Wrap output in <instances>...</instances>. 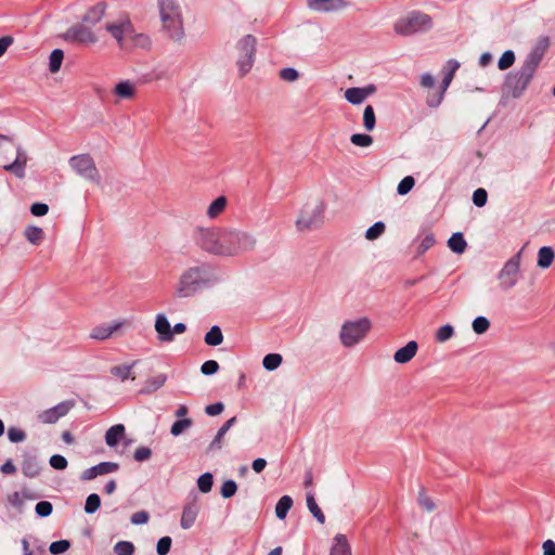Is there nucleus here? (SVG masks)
Listing matches in <instances>:
<instances>
[{"mask_svg":"<svg viewBox=\"0 0 555 555\" xmlns=\"http://www.w3.org/2000/svg\"><path fill=\"white\" fill-rule=\"evenodd\" d=\"M193 240L203 251L221 258H236L257 246L254 233L234 227H198Z\"/></svg>","mask_w":555,"mask_h":555,"instance_id":"nucleus-1","label":"nucleus"},{"mask_svg":"<svg viewBox=\"0 0 555 555\" xmlns=\"http://www.w3.org/2000/svg\"><path fill=\"white\" fill-rule=\"evenodd\" d=\"M220 281L221 276L212 264L198 262L186 267L179 274L173 286V297L177 299L194 297L206 289L215 287Z\"/></svg>","mask_w":555,"mask_h":555,"instance_id":"nucleus-2","label":"nucleus"},{"mask_svg":"<svg viewBox=\"0 0 555 555\" xmlns=\"http://www.w3.org/2000/svg\"><path fill=\"white\" fill-rule=\"evenodd\" d=\"M548 47V38H541L525 56L518 69L511 72L504 81V89L515 99L520 98L531 83L544 53Z\"/></svg>","mask_w":555,"mask_h":555,"instance_id":"nucleus-3","label":"nucleus"},{"mask_svg":"<svg viewBox=\"0 0 555 555\" xmlns=\"http://www.w3.org/2000/svg\"><path fill=\"white\" fill-rule=\"evenodd\" d=\"M104 29L112 36L120 49L142 48L151 46V39L143 33H138L127 14L105 22Z\"/></svg>","mask_w":555,"mask_h":555,"instance_id":"nucleus-4","label":"nucleus"},{"mask_svg":"<svg viewBox=\"0 0 555 555\" xmlns=\"http://www.w3.org/2000/svg\"><path fill=\"white\" fill-rule=\"evenodd\" d=\"M160 31L169 40L181 43L185 39L183 11L179 0H157Z\"/></svg>","mask_w":555,"mask_h":555,"instance_id":"nucleus-5","label":"nucleus"},{"mask_svg":"<svg viewBox=\"0 0 555 555\" xmlns=\"http://www.w3.org/2000/svg\"><path fill=\"white\" fill-rule=\"evenodd\" d=\"M325 204L320 197H310L300 208L296 219L298 231L318 229L324 221Z\"/></svg>","mask_w":555,"mask_h":555,"instance_id":"nucleus-6","label":"nucleus"},{"mask_svg":"<svg viewBox=\"0 0 555 555\" xmlns=\"http://www.w3.org/2000/svg\"><path fill=\"white\" fill-rule=\"evenodd\" d=\"M433 26V20L428 14L420 11H412L396 20L393 23V30L397 35L409 37L429 31Z\"/></svg>","mask_w":555,"mask_h":555,"instance_id":"nucleus-7","label":"nucleus"},{"mask_svg":"<svg viewBox=\"0 0 555 555\" xmlns=\"http://www.w3.org/2000/svg\"><path fill=\"white\" fill-rule=\"evenodd\" d=\"M371 326L372 323L367 318L346 321L339 331L340 344L346 348L354 347L365 338Z\"/></svg>","mask_w":555,"mask_h":555,"instance_id":"nucleus-8","label":"nucleus"},{"mask_svg":"<svg viewBox=\"0 0 555 555\" xmlns=\"http://www.w3.org/2000/svg\"><path fill=\"white\" fill-rule=\"evenodd\" d=\"M68 165L81 179L94 184L101 182L100 171L90 154L83 153L74 155L69 158Z\"/></svg>","mask_w":555,"mask_h":555,"instance_id":"nucleus-9","label":"nucleus"},{"mask_svg":"<svg viewBox=\"0 0 555 555\" xmlns=\"http://www.w3.org/2000/svg\"><path fill=\"white\" fill-rule=\"evenodd\" d=\"M257 39L253 35H246L236 43V65L242 76L253 68L256 54Z\"/></svg>","mask_w":555,"mask_h":555,"instance_id":"nucleus-10","label":"nucleus"},{"mask_svg":"<svg viewBox=\"0 0 555 555\" xmlns=\"http://www.w3.org/2000/svg\"><path fill=\"white\" fill-rule=\"evenodd\" d=\"M521 250L509 258L498 273L499 288L508 292L514 288L520 280Z\"/></svg>","mask_w":555,"mask_h":555,"instance_id":"nucleus-11","label":"nucleus"},{"mask_svg":"<svg viewBox=\"0 0 555 555\" xmlns=\"http://www.w3.org/2000/svg\"><path fill=\"white\" fill-rule=\"evenodd\" d=\"M63 38L68 42L82 46H93L99 42L96 33L90 25L83 22L70 26L63 35Z\"/></svg>","mask_w":555,"mask_h":555,"instance_id":"nucleus-12","label":"nucleus"},{"mask_svg":"<svg viewBox=\"0 0 555 555\" xmlns=\"http://www.w3.org/2000/svg\"><path fill=\"white\" fill-rule=\"evenodd\" d=\"M75 405V402L72 400H66L60 402L55 406H52L48 410L42 411L38 414V420L42 424H54L61 417L65 416Z\"/></svg>","mask_w":555,"mask_h":555,"instance_id":"nucleus-13","label":"nucleus"},{"mask_svg":"<svg viewBox=\"0 0 555 555\" xmlns=\"http://www.w3.org/2000/svg\"><path fill=\"white\" fill-rule=\"evenodd\" d=\"M27 154L26 152L21 147H16V157L13 163L4 165L3 169L5 171L12 172L15 177L23 179L25 177V168L27 165Z\"/></svg>","mask_w":555,"mask_h":555,"instance_id":"nucleus-14","label":"nucleus"},{"mask_svg":"<svg viewBox=\"0 0 555 555\" xmlns=\"http://www.w3.org/2000/svg\"><path fill=\"white\" fill-rule=\"evenodd\" d=\"M308 7L317 12H335L345 9V0H307Z\"/></svg>","mask_w":555,"mask_h":555,"instance_id":"nucleus-15","label":"nucleus"},{"mask_svg":"<svg viewBox=\"0 0 555 555\" xmlns=\"http://www.w3.org/2000/svg\"><path fill=\"white\" fill-rule=\"evenodd\" d=\"M155 331L157 333L158 339L163 343H170L173 340L172 327L167 319V317L163 313H158L155 318Z\"/></svg>","mask_w":555,"mask_h":555,"instance_id":"nucleus-16","label":"nucleus"},{"mask_svg":"<svg viewBox=\"0 0 555 555\" xmlns=\"http://www.w3.org/2000/svg\"><path fill=\"white\" fill-rule=\"evenodd\" d=\"M119 468V465L114 462H102L98 465H94L82 473V479L91 480L98 476L106 475L116 472Z\"/></svg>","mask_w":555,"mask_h":555,"instance_id":"nucleus-17","label":"nucleus"},{"mask_svg":"<svg viewBox=\"0 0 555 555\" xmlns=\"http://www.w3.org/2000/svg\"><path fill=\"white\" fill-rule=\"evenodd\" d=\"M138 91V82L132 80H121L113 89L114 95L119 100H131Z\"/></svg>","mask_w":555,"mask_h":555,"instance_id":"nucleus-18","label":"nucleus"},{"mask_svg":"<svg viewBox=\"0 0 555 555\" xmlns=\"http://www.w3.org/2000/svg\"><path fill=\"white\" fill-rule=\"evenodd\" d=\"M417 350V343L415 340H411L404 347L395 352L393 360L396 363L405 364L416 356Z\"/></svg>","mask_w":555,"mask_h":555,"instance_id":"nucleus-19","label":"nucleus"},{"mask_svg":"<svg viewBox=\"0 0 555 555\" xmlns=\"http://www.w3.org/2000/svg\"><path fill=\"white\" fill-rule=\"evenodd\" d=\"M139 363L138 360L133 361L132 363H124L119 365H115L111 369V374L119 379L120 382H125L127 379L134 380L135 375L133 373V369Z\"/></svg>","mask_w":555,"mask_h":555,"instance_id":"nucleus-20","label":"nucleus"},{"mask_svg":"<svg viewBox=\"0 0 555 555\" xmlns=\"http://www.w3.org/2000/svg\"><path fill=\"white\" fill-rule=\"evenodd\" d=\"M126 428L122 424H116L109 427L105 433V442L108 447H116L125 438Z\"/></svg>","mask_w":555,"mask_h":555,"instance_id":"nucleus-21","label":"nucleus"},{"mask_svg":"<svg viewBox=\"0 0 555 555\" xmlns=\"http://www.w3.org/2000/svg\"><path fill=\"white\" fill-rule=\"evenodd\" d=\"M106 4L100 2L94 7L90 8L82 17V22L88 25L98 24L104 16Z\"/></svg>","mask_w":555,"mask_h":555,"instance_id":"nucleus-22","label":"nucleus"},{"mask_svg":"<svg viewBox=\"0 0 555 555\" xmlns=\"http://www.w3.org/2000/svg\"><path fill=\"white\" fill-rule=\"evenodd\" d=\"M330 555H351V547L345 534L338 533L334 537Z\"/></svg>","mask_w":555,"mask_h":555,"instance_id":"nucleus-23","label":"nucleus"},{"mask_svg":"<svg viewBox=\"0 0 555 555\" xmlns=\"http://www.w3.org/2000/svg\"><path fill=\"white\" fill-rule=\"evenodd\" d=\"M197 515H198V506L196 504H188L183 508V512L181 515V520H180V526L183 529L191 528L194 525Z\"/></svg>","mask_w":555,"mask_h":555,"instance_id":"nucleus-24","label":"nucleus"},{"mask_svg":"<svg viewBox=\"0 0 555 555\" xmlns=\"http://www.w3.org/2000/svg\"><path fill=\"white\" fill-rule=\"evenodd\" d=\"M167 380V375L159 373L147 378L144 383V387L141 389V393H153L162 388Z\"/></svg>","mask_w":555,"mask_h":555,"instance_id":"nucleus-25","label":"nucleus"},{"mask_svg":"<svg viewBox=\"0 0 555 555\" xmlns=\"http://www.w3.org/2000/svg\"><path fill=\"white\" fill-rule=\"evenodd\" d=\"M236 417H231L218 430L216 437L210 442L208 450L209 451H217L222 448V439L224 435L228 433V430L235 424Z\"/></svg>","mask_w":555,"mask_h":555,"instance_id":"nucleus-26","label":"nucleus"},{"mask_svg":"<svg viewBox=\"0 0 555 555\" xmlns=\"http://www.w3.org/2000/svg\"><path fill=\"white\" fill-rule=\"evenodd\" d=\"M554 258V249L550 246H543L538 251L537 266L541 269H547L552 266Z\"/></svg>","mask_w":555,"mask_h":555,"instance_id":"nucleus-27","label":"nucleus"},{"mask_svg":"<svg viewBox=\"0 0 555 555\" xmlns=\"http://www.w3.org/2000/svg\"><path fill=\"white\" fill-rule=\"evenodd\" d=\"M227 203L228 201L224 196H219L216 199H214L207 207V218L211 220L218 218L224 211Z\"/></svg>","mask_w":555,"mask_h":555,"instance_id":"nucleus-28","label":"nucleus"},{"mask_svg":"<svg viewBox=\"0 0 555 555\" xmlns=\"http://www.w3.org/2000/svg\"><path fill=\"white\" fill-rule=\"evenodd\" d=\"M22 472L27 477H36L40 473V464L36 456H25L22 463Z\"/></svg>","mask_w":555,"mask_h":555,"instance_id":"nucleus-29","label":"nucleus"},{"mask_svg":"<svg viewBox=\"0 0 555 555\" xmlns=\"http://www.w3.org/2000/svg\"><path fill=\"white\" fill-rule=\"evenodd\" d=\"M459 67H460V63L456 60L452 59L447 62V65L444 68V76H443L440 89H442L443 91H447V89L451 85L454 74L459 69Z\"/></svg>","mask_w":555,"mask_h":555,"instance_id":"nucleus-30","label":"nucleus"},{"mask_svg":"<svg viewBox=\"0 0 555 555\" xmlns=\"http://www.w3.org/2000/svg\"><path fill=\"white\" fill-rule=\"evenodd\" d=\"M115 336L109 323L101 324L92 328L90 338L95 340H106Z\"/></svg>","mask_w":555,"mask_h":555,"instance_id":"nucleus-31","label":"nucleus"},{"mask_svg":"<svg viewBox=\"0 0 555 555\" xmlns=\"http://www.w3.org/2000/svg\"><path fill=\"white\" fill-rule=\"evenodd\" d=\"M448 247L455 254H463L467 247V243L461 232L452 234L448 240Z\"/></svg>","mask_w":555,"mask_h":555,"instance_id":"nucleus-32","label":"nucleus"},{"mask_svg":"<svg viewBox=\"0 0 555 555\" xmlns=\"http://www.w3.org/2000/svg\"><path fill=\"white\" fill-rule=\"evenodd\" d=\"M24 235L33 245H40L44 240L43 230L36 225H28L24 231Z\"/></svg>","mask_w":555,"mask_h":555,"instance_id":"nucleus-33","label":"nucleus"},{"mask_svg":"<svg viewBox=\"0 0 555 555\" xmlns=\"http://www.w3.org/2000/svg\"><path fill=\"white\" fill-rule=\"evenodd\" d=\"M293 499L289 495H283L275 505V515L283 520L293 506Z\"/></svg>","mask_w":555,"mask_h":555,"instance_id":"nucleus-34","label":"nucleus"},{"mask_svg":"<svg viewBox=\"0 0 555 555\" xmlns=\"http://www.w3.org/2000/svg\"><path fill=\"white\" fill-rule=\"evenodd\" d=\"M205 344L208 346H219L223 341L221 328L217 325L212 326L204 337Z\"/></svg>","mask_w":555,"mask_h":555,"instance_id":"nucleus-35","label":"nucleus"},{"mask_svg":"<svg viewBox=\"0 0 555 555\" xmlns=\"http://www.w3.org/2000/svg\"><path fill=\"white\" fill-rule=\"evenodd\" d=\"M64 60V52L61 49H54L49 57V70L52 74L57 73L61 69Z\"/></svg>","mask_w":555,"mask_h":555,"instance_id":"nucleus-36","label":"nucleus"},{"mask_svg":"<svg viewBox=\"0 0 555 555\" xmlns=\"http://www.w3.org/2000/svg\"><path fill=\"white\" fill-rule=\"evenodd\" d=\"M436 243V238L433 232L430 231H424L423 237H421V241L417 245V255H423L426 253L429 248H431Z\"/></svg>","mask_w":555,"mask_h":555,"instance_id":"nucleus-37","label":"nucleus"},{"mask_svg":"<svg viewBox=\"0 0 555 555\" xmlns=\"http://www.w3.org/2000/svg\"><path fill=\"white\" fill-rule=\"evenodd\" d=\"M345 99L352 105H359L365 101V98L359 87L348 88L345 91Z\"/></svg>","mask_w":555,"mask_h":555,"instance_id":"nucleus-38","label":"nucleus"},{"mask_svg":"<svg viewBox=\"0 0 555 555\" xmlns=\"http://www.w3.org/2000/svg\"><path fill=\"white\" fill-rule=\"evenodd\" d=\"M283 358L280 353H268L262 359V365L267 371H274L282 364Z\"/></svg>","mask_w":555,"mask_h":555,"instance_id":"nucleus-39","label":"nucleus"},{"mask_svg":"<svg viewBox=\"0 0 555 555\" xmlns=\"http://www.w3.org/2000/svg\"><path fill=\"white\" fill-rule=\"evenodd\" d=\"M192 425H193V421L191 418L178 420L171 425L170 434L173 437H178V436L182 435L184 431H186L188 429H190L192 427Z\"/></svg>","mask_w":555,"mask_h":555,"instance_id":"nucleus-40","label":"nucleus"},{"mask_svg":"<svg viewBox=\"0 0 555 555\" xmlns=\"http://www.w3.org/2000/svg\"><path fill=\"white\" fill-rule=\"evenodd\" d=\"M307 507L320 524L325 522V516L311 493L307 494Z\"/></svg>","mask_w":555,"mask_h":555,"instance_id":"nucleus-41","label":"nucleus"},{"mask_svg":"<svg viewBox=\"0 0 555 555\" xmlns=\"http://www.w3.org/2000/svg\"><path fill=\"white\" fill-rule=\"evenodd\" d=\"M376 125L374 108L367 105L363 112V127L366 131H373Z\"/></svg>","mask_w":555,"mask_h":555,"instance_id":"nucleus-42","label":"nucleus"},{"mask_svg":"<svg viewBox=\"0 0 555 555\" xmlns=\"http://www.w3.org/2000/svg\"><path fill=\"white\" fill-rule=\"evenodd\" d=\"M516 56L513 50H506L503 52L498 61V68L500 70H506L512 67L515 63Z\"/></svg>","mask_w":555,"mask_h":555,"instance_id":"nucleus-43","label":"nucleus"},{"mask_svg":"<svg viewBox=\"0 0 555 555\" xmlns=\"http://www.w3.org/2000/svg\"><path fill=\"white\" fill-rule=\"evenodd\" d=\"M454 336V327L450 324L440 326L435 334V339L438 343H446Z\"/></svg>","mask_w":555,"mask_h":555,"instance_id":"nucleus-44","label":"nucleus"},{"mask_svg":"<svg viewBox=\"0 0 555 555\" xmlns=\"http://www.w3.org/2000/svg\"><path fill=\"white\" fill-rule=\"evenodd\" d=\"M386 230V225L382 221L375 222L372 227H370L365 232V238L367 241H374L378 238Z\"/></svg>","mask_w":555,"mask_h":555,"instance_id":"nucleus-45","label":"nucleus"},{"mask_svg":"<svg viewBox=\"0 0 555 555\" xmlns=\"http://www.w3.org/2000/svg\"><path fill=\"white\" fill-rule=\"evenodd\" d=\"M214 485V477L210 473L201 475L197 479V487L201 492L208 493L211 491Z\"/></svg>","mask_w":555,"mask_h":555,"instance_id":"nucleus-46","label":"nucleus"},{"mask_svg":"<svg viewBox=\"0 0 555 555\" xmlns=\"http://www.w3.org/2000/svg\"><path fill=\"white\" fill-rule=\"evenodd\" d=\"M350 142L360 147H369L373 144V138L370 134L354 133L350 137Z\"/></svg>","mask_w":555,"mask_h":555,"instance_id":"nucleus-47","label":"nucleus"},{"mask_svg":"<svg viewBox=\"0 0 555 555\" xmlns=\"http://www.w3.org/2000/svg\"><path fill=\"white\" fill-rule=\"evenodd\" d=\"M472 327L476 334L481 335L489 330L490 322L485 317H477L474 319V321L472 323Z\"/></svg>","mask_w":555,"mask_h":555,"instance_id":"nucleus-48","label":"nucleus"},{"mask_svg":"<svg viewBox=\"0 0 555 555\" xmlns=\"http://www.w3.org/2000/svg\"><path fill=\"white\" fill-rule=\"evenodd\" d=\"M101 505V499L96 493L90 494L85 504V512L87 514H93L95 513Z\"/></svg>","mask_w":555,"mask_h":555,"instance_id":"nucleus-49","label":"nucleus"},{"mask_svg":"<svg viewBox=\"0 0 555 555\" xmlns=\"http://www.w3.org/2000/svg\"><path fill=\"white\" fill-rule=\"evenodd\" d=\"M114 552L117 555H133L134 545L129 541H119L115 544Z\"/></svg>","mask_w":555,"mask_h":555,"instance_id":"nucleus-50","label":"nucleus"},{"mask_svg":"<svg viewBox=\"0 0 555 555\" xmlns=\"http://www.w3.org/2000/svg\"><path fill=\"white\" fill-rule=\"evenodd\" d=\"M415 180L412 176L404 177L397 186V192L399 195L408 194L414 186Z\"/></svg>","mask_w":555,"mask_h":555,"instance_id":"nucleus-51","label":"nucleus"},{"mask_svg":"<svg viewBox=\"0 0 555 555\" xmlns=\"http://www.w3.org/2000/svg\"><path fill=\"white\" fill-rule=\"evenodd\" d=\"M112 330L115 334V336H121L125 333V330L129 328L131 326V322L127 319L122 320H114L109 322Z\"/></svg>","mask_w":555,"mask_h":555,"instance_id":"nucleus-52","label":"nucleus"},{"mask_svg":"<svg viewBox=\"0 0 555 555\" xmlns=\"http://www.w3.org/2000/svg\"><path fill=\"white\" fill-rule=\"evenodd\" d=\"M70 547V543L68 540H60L52 542L49 546V551L53 555H59L66 552Z\"/></svg>","mask_w":555,"mask_h":555,"instance_id":"nucleus-53","label":"nucleus"},{"mask_svg":"<svg viewBox=\"0 0 555 555\" xmlns=\"http://www.w3.org/2000/svg\"><path fill=\"white\" fill-rule=\"evenodd\" d=\"M237 490L236 482L234 480H227L222 483L220 493L222 498L229 499L232 498Z\"/></svg>","mask_w":555,"mask_h":555,"instance_id":"nucleus-54","label":"nucleus"},{"mask_svg":"<svg viewBox=\"0 0 555 555\" xmlns=\"http://www.w3.org/2000/svg\"><path fill=\"white\" fill-rule=\"evenodd\" d=\"M36 514L39 517H48L53 511V506L49 501H40L35 506Z\"/></svg>","mask_w":555,"mask_h":555,"instance_id":"nucleus-55","label":"nucleus"},{"mask_svg":"<svg viewBox=\"0 0 555 555\" xmlns=\"http://www.w3.org/2000/svg\"><path fill=\"white\" fill-rule=\"evenodd\" d=\"M172 540L170 537L166 535L158 540L156 545V552L158 555H167L170 551Z\"/></svg>","mask_w":555,"mask_h":555,"instance_id":"nucleus-56","label":"nucleus"},{"mask_svg":"<svg viewBox=\"0 0 555 555\" xmlns=\"http://www.w3.org/2000/svg\"><path fill=\"white\" fill-rule=\"evenodd\" d=\"M8 438L11 442L18 443L26 439V434L20 428L10 427L8 430Z\"/></svg>","mask_w":555,"mask_h":555,"instance_id":"nucleus-57","label":"nucleus"},{"mask_svg":"<svg viewBox=\"0 0 555 555\" xmlns=\"http://www.w3.org/2000/svg\"><path fill=\"white\" fill-rule=\"evenodd\" d=\"M488 194L485 189H477L473 194V203L477 207H483L487 203Z\"/></svg>","mask_w":555,"mask_h":555,"instance_id":"nucleus-58","label":"nucleus"},{"mask_svg":"<svg viewBox=\"0 0 555 555\" xmlns=\"http://www.w3.org/2000/svg\"><path fill=\"white\" fill-rule=\"evenodd\" d=\"M280 77L285 81L294 82L299 78V73L293 67H286L281 69Z\"/></svg>","mask_w":555,"mask_h":555,"instance_id":"nucleus-59","label":"nucleus"},{"mask_svg":"<svg viewBox=\"0 0 555 555\" xmlns=\"http://www.w3.org/2000/svg\"><path fill=\"white\" fill-rule=\"evenodd\" d=\"M219 370V364L217 361L215 360H208V361H205L202 366H201V372L204 374V375H212L215 373H217Z\"/></svg>","mask_w":555,"mask_h":555,"instance_id":"nucleus-60","label":"nucleus"},{"mask_svg":"<svg viewBox=\"0 0 555 555\" xmlns=\"http://www.w3.org/2000/svg\"><path fill=\"white\" fill-rule=\"evenodd\" d=\"M50 465L59 470L65 469L67 467V460L60 454H54L50 457Z\"/></svg>","mask_w":555,"mask_h":555,"instance_id":"nucleus-61","label":"nucleus"},{"mask_svg":"<svg viewBox=\"0 0 555 555\" xmlns=\"http://www.w3.org/2000/svg\"><path fill=\"white\" fill-rule=\"evenodd\" d=\"M152 451L147 447H140L134 451L133 457L137 462H143L151 457Z\"/></svg>","mask_w":555,"mask_h":555,"instance_id":"nucleus-62","label":"nucleus"},{"mask_svg":"<svg viewBox=\"0 0 555 555\" xmlns=\"http://www.w3.org/2000/svg\"><path fill=\"white\" fill-rule=\"evenodd\" d=\"M444 92L446 91L440 89V91L438 93L429 94L427 98V105L430 107H438L443 100Z\"/></svg>","mask_w":555,"mask_h":555,"instance_id":"nucleus-63","label":"nucleus"},{"mask_svg":"<svg viewBox=\"0 0 555 555\" xmlns=\"http://www.w3.org/2000/svg\"><path fill=\"white\" fill-rule=\"evenodd\" d=\"M418 503L427 512H433L436 507L433 500L429 496H427L424 492H421L418 494Z\"/></svg>","mask_w":555,"mask_h":555,"instance_id":"nucleus-64","label":"nucleus"}]
</instances>
